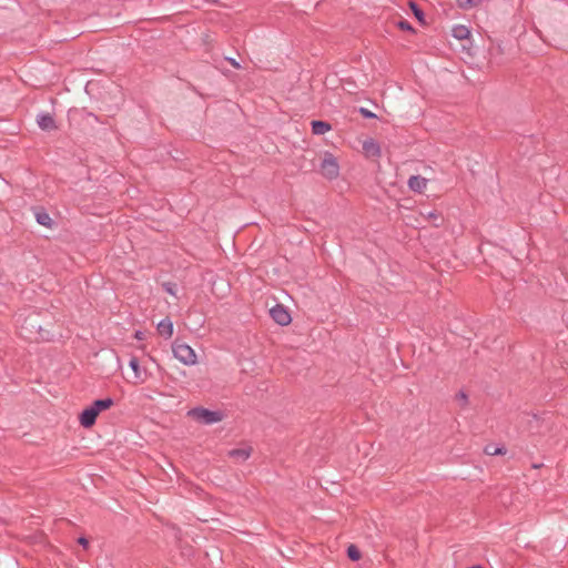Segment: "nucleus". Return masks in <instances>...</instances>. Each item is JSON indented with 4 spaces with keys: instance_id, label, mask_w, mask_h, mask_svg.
<instances>
[{
    "instance_id": "7ed1b4c3",
    "label": "nucleus",
    "mask_w": 568,
    "mask_h": 568,
    "mask_svg": "<svg viewBox=\"0 0 568 568\" xmlns=\"http://www.w3.org/2000/svg\"><path fill=\"white\" fill-rule=\"evenodd\" d=\"M339 163L337 158L331 152H325L322 156L318 172L326 180H336L339 176Z\"/></svg>"
},
{
    "instance_id": "6ab92c4d",
    "label": "nucleus",
    "mask_w": 568,
    "mask_h": 568,
    "mask_svg": "<svg viewBox=\"0 0 568 568\" xmlns=\"http://www.w3.org/2000/svg\"><path fill=\"white\" fill-rule=\"evenodd\" d=\"M398 28L404 31H414L413 27L405 20L397 23Z\"/></svg>"
},
{
    "instance_id": "dca6fc26",
    "label": "nucleus",
    "mask_w": 568,
    "mask_h": 568,
    "mask_svg": "<svg viewBox=\"0 0 568 568\" xmlns=\"http://www.w3.org/2000/svg\"><path fill=\"white\" fill-rule=\"evenodd\" d=\"M457 4L462 9H470L483 2V0H456Z\"/></svg>"
},
{
    "instance_id": "ddd939ff",
    "label": "nucleus",
    "mask_w": 568,
    "mask_h": 568,
    "mask_svg": "<svg viewBox=\"0 0 568 568\" xmlns=\"http://www.w3.org/2000/svg\"><path fill=\"white\" fill-rule=\"evenodd\" d=\"M312 132L315 135H323L332 130V126L329 123L325 121L315 120L312 121Z\"/></svg>"
},
{
    "instance_id": "20e7f679",
    "label": "nucleus",
    "mask_w": 568,
    "mask_h": 568,
    "mask_svg": "<svg viewBox=\"0 0 568 568\" xmlns=\"http://www.w3.org/2000/svg\"><path fill=\"white\" fill-rule=\"evenodd\" d=\"M187 416L205 425L216 424L223 419V414L220 410H210L203 407L190 409Z\"/></svg>"
},
{
    "instance_id": "6e6552de",
    "label": "nucleus",
    "mask_w": 568,
    "mask_h": 568,
    "mask_svg": "<svg viewBox=\"0 0 568 568\" xmlns=\"http://www.w3.org/2000/svg\"><path fill=\"white\" fill-rule=\"evenodd\" d=\"M39 128L43 131H52L57 129L53 116L49 113H41L37 118Z\"/></svg>"
},
{
    "instance_id": "4468645a",
    "label": "nucleus",
    "mask_w": 568,
    "mask_h": 568,
    "mask_svg": "<svg viewBox=\"0 0 568 568\" xmlns=\"http://www.w3.org/2000/svg\"><path fill=\"white\" fill-rule=\"evenodd\" d=\"M484 453L488 456L505 455L506 448L496 444H488L485 446Z\"/></svg>"
},
{
    "instance_id": "5701e85b",
    "label": "nucleus",
    "mask_w": 568,
    "mask_h": 568,
    "mask_svg": "<svg viewBox=\"0 0 568 568\" xmlns=\"http://www.w3.org/2000/svg\"><path fill=\"white\" fill-rule=\"evenodd\" d=\"M230 62H231V64H232L234 68H236V69H239V68H240L239 62H236L234 59H230Z\"/></svg>"
},
{
    "instance_id": "2eb2a0df",
    "label": "nucleus",
    "mask_w": 568,
    "mask_h": 568,
    "mask_svg": "<svg viewBox=\"0 0 568 568\" xmlns=\"http://www.w3.org/2000/svg\"><path fill=\"white\" fill-rule=\"evenodd\" d=\"M37 222L45 227H51L53 224L52 219L45 212H38L36 214Z\"/></svg>"
},
{
    "instance_id": "b1692460",
    "label": "nucleus",
    "mask_w": 568,
    "mask_h": 568,
    "mask_svg": "<svg viewBox=\"0 0 568 568\" xmlns=\"http://www.w3.org/2000/svg\"><path fill=\"white\" fill-rule=\"evenodd\" d=\"M428 217L437 219V213H436V212H430V213L428 214Z\"/></svg>"
},
{
    "instance_id": "f03ea898",
    "label": "nucleus",
    "mask_w": 568,
    "mask_h": 568,
    "mask_svg": "<svg viewBox=\"0 0 568 568\" xmlns=\"http://www.w3.org/2000/svg\"><path fill=\"white\" fill-rule=\"evenodd\" d=\"M174 357L185 366H194L197 364V355L195 351L186 343L175 341L172 344Z\"/></svg>"
},
{
    "instance_id": "f3484780",
    "label": "nucleus",
    "mask_w": 568,
    "mask_h": 568,
    "mask_svg": "<svg viewBox=\"0 0 568 568\" xmlns=\"http://www.w3.org/2000/svg\"><path fill=\"white\" fill-rule=\"evenodd\" d=\"M347 556L351 560L357 561L361 559V551L358 548L354 545L348 546L347 548Z\"/></svg>"
},
{
    "instance_id": "4be33fe9",
    "label": "nucleus",
    "mask_w": 568,
    "mask_h": 568,
    "mask_svg": "<svg viewBox=\"0 0 568 568\" xmlns=\"http://www.w3.org/2000/svg\"><path fill=\"white\" fill-rule=\"evenodd\" d=\"M78 542L83 547V548H88L89 547V540L84 537H80L78 539Z\"/></svg>"
},
{
    "instance_id": "412c9836",
    "label": "nucleus",
    "mask_w": 568,
    "mask_h": 568,
    "mask_svg": "<svg viewBox=\"0 0 568 568\" xmlns=\"http://www.w3.org/2000/svg\"><path fill=\"white\" fill-rule=\"evenodd\" d=\"M134 338H136L138 341H143L145 338V333L142 331H136L134 333Z\"/></svg>"
},
{
    "instance_id": "423d86ee",
    "label": "nucleus",
    "mask_w": 568,
    "mask_h": 568,
    "mask_svg": "<svg viewBox=\"0 0 568 568\" xmlns=\"http://www.w3.org/2000/svg\"><path fill=\"white\" fill-rule=\"evenodd\" d=\"M129 366L133 372V384H143L146 382L149 377L148 371L141 367L138 357L132 356Z\"/></svg>"
},
{
    "instance_id": "f8f14e48",
    "label": "nucleus",
    "mask_w": 568,
    "mask_h": 568,
    "mask_svg": "<svg viewBox=\"0 0 568 568\" xmlns=\"http://www.w3.org/2000/svg\"><path fill=\"white\" fill-rule=\"evenodd\" d=\"M452 36L457 40H468L471 36V32L468 27L464 24H457L453 27Z\"/></svg>"
},
{
    "instance_id": "a211bd4d",
    "label": "nucleus",
    "mask_w": 568,
    "mask_h": 568,
    "mask_svg": "<svg viewBox=\"0 0 568 568\" xmlns=\"http://www.w3.org/2000/svg\"><path fill=\"white\" fill-rule=\"evenodd\" d=\"M409 7L414 13V16L416 17V19L424 23V12L418 8V6L415 3V2H409Z\"/></svg>"
},
{
    "instance_id": "9d476101",
    "label": "nucleus",
    "mask_w": 568,
    "mask_h": 568,
    "mask_svg": "<svg viewBox=\"0 0 568 568\" xmlns=\"http://www.w3.org/2000/svg\"><path fill=\"white\" fill-rule=\"evenodd\" d=\"M252 448L250 446H242L229 452V456L236 462H244L250 458Z\"/></svg>"
},
{
    "instance_id": "0eeeda50",
    "label": "nucleus",
    "mask_w": 568,
    "mask_h": 568,
    "mask_svg": "<svg viewBox=\"0 0 568 568\" xmlns=\"http://www.w3.org/2000/svg\"><path fill=\"white\" fill-rule=\"evenodd\" d=\"M363 153L367 159H378L381 156V146L374 139H366L363 142Z\"/></svg>"
},
{
    "instance_id": "1a4fd4ad",
    "label": "nucleus",
    "mask_w": 568,
    "mask_h": 568,
    "mask_svg": "<svg viewBox=\"0 0 568 568\" xmlns=\"http://www.w3.org/2000/svg\"><path fill=\"white\" fill-rule=\"evenodd\" d=\"M427 179L420 175H413L408 180V187L417 193H423L427 187Z\"/></svg>"
},
{
    "instance_id": "f257e3e1",
    "label": "nucleus",
    "mask_w": 568,
    "mask_h": 568,
    "mask_svg": "<svg viewBox=\"0 0 568 568\" xmlns=\"http://www.w3.org/2000/svg\"><path fill=\"white\" fill-rule=\"evenodd\" d=\"M112 398H103L94 400L90 406L85 407L79 415V423L83 428H91L100 413L108 410L113 406Z\"/></svg>"
},
{
    "instance_id": "39448f33",
    "label": "nucleus",
    "mask_w": 568,
    "mask_h": 568,
    "mask_svg": "<svg viewBox=\"0 0 568 568\" xmlns=\"http://www.w3.org/2000/svg\"><path fill=\"white\" fill-rule=\"evenodd\" d=\"M270 315L275 323L281 326H287L292 322V317L287 308L281 304L270 310Z\"/></svg>"
},
{
    "instance_id": "aec40b11",
    "label": "nucleus",
    "mask_w": 568,
    "mask_h": 568,
    "mask_svg": "<svg viewBox=\"0 0 568 568\" xmlns=\"http://www.w3.org/2000/svg\"><path fill=\"white\" fill-rule=\"evenodd\" d=\"M361 113L363 114V116H365L367 119H373L376 116L372 111L364 109V108L361 109Z\"/></svg>"
},
{
    "instance_id": "9b49d317",
    "label": "nucleus",
    "mask_w": 568,
    "mask_h": 568,
    "mask_svg": "<svg viewBox=\"0 0 568 568\" xmlns=\"http://www.w3.org/2000/svg\"><path fill=\"white\" fill-rule=\"evenodd\" d=\"M158 333L164 338H171L174 333L173 323L169 318L162 320L156 326Z\"/></svg>"
}]
</instances>
